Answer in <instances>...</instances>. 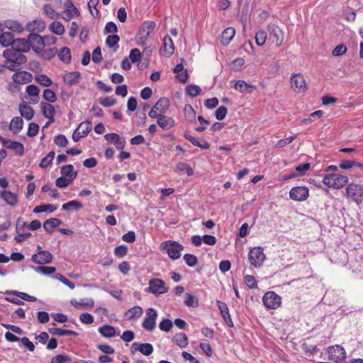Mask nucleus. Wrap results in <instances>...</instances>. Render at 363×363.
Instances as JSON below:
<instances>
[{
    "mask_svg": "<svg viewBox=\"0 0 363 363\" xmlns=\"http://www.w3.org/2000/svg\"><path fill=\"white\" fill-rule=\"evenodd\" d=\"M58 53V50L56 48H50L45 49L43 48L41 52L38 54V56L42 59L46 60H50L52 59Z\"/></svg>",
    "mask_w": 363,
    "mask_h": 363,
    "instance_id": "nucleus-34",
    "label": "nucleus"
},
{
    "mask_svg": "<svg viewBox=\"0 0 363 363\" xmlns=\"http://www.w3.org/2000/svg\"><path fill=\"white\" fill-rule=\"evenodd\" d=\"M55 157V152H50L45 157H43L40 163V167L41 168L48 167L52 162L53 158Z\"/></svg>",
    "mask_w": 363,
    "mask_h": 363,
    "instance_id": "nucleus-51",
    "label": "nucleus"
},
{
    "mask_svg": "<svg viewBox=\"0 0 363 363\" xmlns=\"http://www.w3.org/2000/svg\"><path fill=\"white\" fill-rule=\"evenodd\" d=\"M83 208V205L81 202L77 200H72L67 203H64L62 206V209L65 211H69L72 209L75 211L80 210Z\"/></svg>",
    "mask_w": 363,
    "mask_h": 363,
    "instance_id": "nucleus-38",
    "label": "nucleus"
},
{
    "mask_svg": "<svg viewBox=\"0 0 363 363\" xmlns=\"http://www.w3.org/2000/svg\"><path fill=\"white\" fill-rule=\"evenodd\" d=\"M60 172L62 176L74 180L77 177V172L74 171V167L72 164H67L64 165L61 167Z\"/></svg>",
    "mask_w": 363,
    "mask_h": 363,
    "instance_id": "nucleus-29",
    "label": "nucleus"
},
{
    "mask_svg": "<svg viewBox=\"0 0 363 363\" xmlns=\"http://www.w3.org/2000/svg\"><path fill=\"white\" fill-rule=\"evenodd\" d=\"M52 255L47 250H39L32 255V260L38 264H46L52 262Z\"/></svg>",
    "mask_w": 363,
    "mask_h": 363,
    "instance_id": "nucleus-17",
    "label": "nucleus"
},
{
    "mask_svg": "<svg viewBox=\"0 0 363 363\" xmlns=\"http://www.w3.org/2000/svg\"><path fill=\"white\" fill-rule=\"evenodd\" d=\"M18 111L21 116L13 118L9 126V130L15 135L20 133L23 128V102L18 105Z\"/></svg>",
    "mask_w": 363,
    "mask_h": 363,
    "instance_id": "nucleus-16",
    "label": "nucleus"
},
{
    "mask_svg": "<svg viewBox=\"0 0 363 363\" xmlns=\"http://www.w3.org/2000/svg\"><path fill=\"white\" fill-rule=\"evenodd\" d=\"M0 43L4 47L11 45L10 49L23 48V38H18L14 40L13 35L11 32H3L0 35Z\"/></svg>",
    "mask_w": 363,
    "mask_h": 363,
    "instance_id": "nucleus-9",
    "label": "nucleus"
},
{
    "mask_svg": "<svg viewBox=\"0 0 363 363\" xmlns=\"http://www.w3.org/2000/svg\"><path fill=\"white\" fill-rule=\"evenodd\" d=\"M106 141L113 143L118 150H123L125 146V140L116 133H108L104 136Z\"/></svg>",
    "mask_w": 363,
    "mask_h": 363,
    "instance_id": "nucleus-20",
    "label": "nucleus"
},
{
    "mask_svg": "<svg viewBox=\"0 0 363 363\" xmlns=\"http://www.w3.org/2000/svg\"><path fill=\"white\" fill-rule=\"evenodd\" d=\"M163 43L164 46L162 52L164 53V55H165L166 57L171 56L174 52V43L172 38L169 36L166 35L164 38Z\"/></svg>",
    "mask_w": 363,
    "mask_h": 363,
    "instance_id": "nucleus-30",
    "label": "nucleus"
},
{
    "mask_svg": "<svg viewBox=\"0 0 363 363\" xmlns=\"http://www.w3.org/2000/svg\"><path fill=\"white\" fill-rule=\"evenodd\" d=\"M156 26L154 21H145L136 35V40L138 45H143L153 31Z\"/></svg>",
    "mask_w": 363,
    "mask_h": 363,
    "instance_id": "nucleus-5",
    "label": "nucleus"
},
{
    "mask_svg": "<svg viewBox=\"0 0 363 363\" xmlns=\"http://www.w3.org/2000/svg\"><path fill=\"white\" fill-rule=\"evenodd\" d=\"M26 91L30 98V102L32 104H36L39 101V93L40 89L34 84H30L26 86Z\"/></svg>",
    "mask_w": 363,
    "mask_h": 363,
    "instance_id": "nucleus-24",
    "label": "nucleus"
},
{
    "mask_svg": "<svg viewBox=\"0 0 363 363\" xmlns=\"http://www.w3.org/2000/svg\"><path fill=\"white\" fill-rule=\"evenodd\" d=\"M99 102L104 107H111L116 104V100L112 96H106L104 98H99Z\"/></svg>",
    "mask_w": 363,
    "mask_h": 363,
    "instance_id": "nucleus-53",
    "label": "nucleus"
},
{
    "mask_svg": "<svg viewBox=\"0 0 363 363\" xmlns=\"http://www.w3.org/2000/svg\"><path fill=\"white\" fill-rule=\"evenodd\" d=\"M346 195L354 201L358 203H361L362 201L363 196L362 187L358 184L351 183L348 184L346 188Z\"/></svg>",
    "mask_w": 363,
    "mask_h": 363,
    "instance_id": "nucleus-13",
    "label": "nucleus"
},
{
    "mask_svg": "<svg viewBox=\"0 0 363 363\" xmlns=\"http://www.w3.org/2000/svg\"><path fill=\"white\" fill-rule=\"evenodd\" d=\"M81 78V74L79 72H71L65 74L63 79L65 82L69 86H73L79 83Z\"/></svg>",
    "mask_w": 363,
    "mask_h": 363,
    "instance_id": "nucleus-26",
    "label": "nucleus"
},
{
    "mask_svg": "<svg viewBox=\"0 0 363 363\" xmlns=\"http://www.w3.org/2000/svg\"><path fill=\"white\" fill-rule=\"evenodd\" d=\"M57 210V206L52 205V204H43L35 206L33 212L35 213H44V212H50L52 213L55 211Z\"/></svg>",
    "mask_w": 363,
    "mask_h": 363,
    "instance_id": "nucleus-40",
    "label": "nucleus"
},
{
    "mask_svg": "<svg viewBox=\"0 0 363 363\" xmlns=\"http://www.w3.org/2000/svg\"><path fill=\"white\" fill-rule=\"evenodd\" d=\"M0 140L2 142V144L4 147L11 149L13 150L16 153L19 155H23V144L18 142L11 141L9 140H6L2 137H0Z\"/></svg>",
    "mask_w": 363,
    "mask_h": 363,
    "instance_id": "nucleus-22",
    "label": "nucleus"
},
{
    "mask_svg": "<svg viewBox=\"0 0 363 363\" xmlns=\"http://www.w3.org/2000/svg\"><path fill=\"white\" fill-rule=\"evenodd\" d=\"M248 259L252 265L260 267L266 259L263 248L256 247L251 249L248 253Z\"/></svg>",
    "mask_w": 363,
    "mask_h": 363,
    "instance_id": "nucleus-6",
    "label": "nucleus"
},
{
    "mask_svg": "<svg viewBox=\"0 0 363 363\" xmlns=\"http://www.w3.org/2000/svg\"><path fill=\"white\" fill-rule=\"evenodd\" d=\"M264 306L269 309H277L281 303V298L274 291H267L262 297Z\"/></svg>",
    "mask_w": 363,
    "mask_h": 363,
    "instance_id": "nucleus-8",
    "label": "nucleus"
},
{
    "mask_svg": "<svg viewBox=\"0 0 363 363\" xmlns=\"http://www.w3.org/2000/svg\"><path fill=\"white\" fill-rule=\"evenodd\" d=\"M177 170L180 172H186L188 176H191L194 174V171L191 166L186 162H179L177 164Z\"/></svg>",
    "mask_w": 363,
    "mask_h": 363,
    "instance_id": "nucleus-48",
    "label": "nucleus"
},
{
    "mask_svg": "<svg viewBox=\"0 0 363 363\" xmlns=\"http://www.w3.org/2000/svg\"><path fill=\"white\" fill-rule=\"evenodd\" d=\"M43 13L51 19L58 18L60 14L54 10L50 4H45L43 8Z\"/></svg>",
    "mask_w": 363,
    "mask_h": 363,
    "instance_id": "nucleus-46",
    "label": "nucleus"
},
{
    "mask_svg": "<svg viewBox=\"0 0 363 363\" xmlns=\"http://www.w3.org/2000/svg\"><path fill=\"white\" fill-rule=\"evenodd\" d=\"M35 271L43 275H50L56 272V268L50 266H39L34 268Z\"/></svg>",
    "mask_w": 363,
    "mask_h": 363,
    "instance_id": "nucleus-47",
    "label": "nucleus"
},
{
    "mask_svg": "<svg viewBox=\"0 0 363 363\" xmlns=\"http://www.w3.org/2000/svg\"><path fill=\"white\" fill-rule=\"evenodd\" d=\"M227 112V108L225 106H221L218 107V109L216 111L215 116L217 120L221 121L225 118Z\"/></svg>",
    "mask_w": 363,
    "mask_h": 363,
    "instance_id": "nucleus-62",
    "label": "nucleus"
},
{
    "mask_svg": "<svg viewBox=\"0 0 363 363\" xmlns=\"http://www.w3.org/2000/svg\"><path fill=\"white\" fill-rule=\"evenodd\" d=\"M173 341L181 348H184L188 345V337L185 333H180L173 337Z\"/></svg>",
    "mask_w": 363,
    "mask_h": 363,
    "instance_id": "nucleus-39",
    "label": "nucleus"
},
{
    "mask_svg": "<svg viewBox=\"0 0 363 363\" xmlns=\"http://www.w3.org/2000/svg\"><path fill=\"white\" fill-rule=\"evenodd\" d=\"M231 83H234V88L235 90L240 91L243 94H250L252 93L254 90H255L256 86L247 84L244 80H238V81H231Z\"/></svg>",
    "mask_w": 363,
    "mask_h": 363,
    "instance_id": "nucleus-21",
    "label": "nucleus"
},
{
    "mask_svg": "<svg viewBox=\"0 0 363 363\" xmlns=\"http://www.w3.org/2000/svg\"><path fill=\"white\" fill-rule=\"evenodd\" d=\"M99 333L104 337H113L116 335V330L114 327L105 325L99 328Z\"/></svg>",
    "mask_w": 363,
    "mask_h": 363,
    "instance_id": "nucleus-37",
    "label": "nucleus"
},
{
    "mask_svg": "<svg viewBox=\"0 0 363 363\" xmlns=\"http://www.w3.org/2000/svg\"><path fill=\"white\" fill-rule=\"evenodd\" d=\"M131 352H140L145 356L150 355L153 352V347L150 343H138L134 342L131 345Z\"/></svg>",
    "mask_w": 363,
    "mask_h": 363,
    "instance_id": "nucleus-19",
    "label": "nucleus"
},
{
    "mask_svg": "<svg viewBox=\"0 0 363 363\" xmlns=\"http://www.w3.org/2000/svg\"><path fill=\"white\" fill-rule=\"evenodd\" d=\"M35 81L44 86H50L52 83L51 79L45 74H39L36 76Z\"/></svg>",
    "mask_w": 363,
    "mask_h": 363,
    "instance_id": "nucleus-52",
    "label": "nucleus"
},
{
    "mask_svg": "<svg viewBox=\"0 0 363 363\" xmlns=\"http://www.w3.org/2000/svg\"><path fill=\"white\" fill-rule=\"evenodd\" d=\"M244 65V59L242 57H238L231 62L230 68L234 71H238Z\"/></svg>",
    "mask_w": 363,
    "mask_h": 363,
    "instance_id": "nucleus-63",
    "label": "nucleus"
},
{
    "mask_svg": "<svg viewBox=\"0 0 363 363\" xmlns=\"http://www.w3.org/2000/svg\"><path fill=\"white\" fill-rule=\"evenodd\" d=\"M143 308L139 306H136L128 309L125 313V315L128 320H131L139 318L143 315Z\"/></svg>",
    "mask_w": 363,
    "mask_h": 363,
    "instance_id": "nucleus-28",
    "label": "nucleus"
},
{
    "mask_svg": "<svg viewBox=\"0 0 363 363\" xmlns=\"http://www.w3.org/2000/svg\"><path fill=\"white\" fill-rule=\"evenodd\" d=\"M149 286L147 291L158 296L168 291L169 288L166 286L165 282L161 279H152L149 281Z\"/></svg>",
    "mask_w": 363,
    "mask_h": 363,
    "instance_id": "nucleus-7",
    "label": "nucleus"
},
{
    "mask_svg": "<svg viewBox=\"0 0 363 363\" xmlns=\"http://www.w3.org/2000/svg\"><path fill=\"white\" fill-rule=\"evenodd\" d=\"M78 128L82 133V135L86 137L91 129V124L90 122L82 123L79 125Z\"/></svg>",
    "mask_w": 363,
    "mask_h": 363,
    "instance_id": "nucleus-61",
    "label": "nucleus"
},
{
    "mask_svg": "<svg viewBox=\"0 0 363 363\" xmlns=\"http://www.w3.org/2000/svg\"><path fill=\"white\" fill-rule=\"evenodd\" d=\"M3 56L6 58L4 64L0 65V72L5 68L11 71H17L22 69L23 50L22 47L14 49H6L3 52Z\"/></svg>",
    "mask_w": 363,
    "mask_h": 363,
    "instance_id": "nucleus-1",
    "label": "nucleus"
},
{
    "mask_svg": "<svg viewBox=\"0 0 363 363\" xmlns=\"http://www.w3.org/2000/svg\"><path fill=\"white\" fill-rule=\"evenodd\" d=\"M70 360H71V358L68 355L58 354L52 358L51 363H63V362H68Z\"/></svg>",
    "mask_w": 363,
    "mask_h": 363,
    "instance_id": "nucleus-64",
    "label": "nucleus"
},
{
    "mask_svg": "<svg viewBox=\"0 0 363 363\" xmlns=\"http://www.w3.org/2000/svg\"><path fill=\"white\" fill-rule=\"evenodd\" d=\"M323 182L329 188L340 189L348 183V178L346 176L337 173H328L325 174Z\"/></svg>",
    "mask_w": 363,
    "mask_h": 363,
    "instance_id": "nucleus-3",
    "label": "nucleus"
},
{
    "mask_svg": "<svg viewBox=\"0 0 363 363\" xmlns=\"http://www.w3.org/2000/svg\"><path fill=\"white\" fill-rule=\"evenodd\" d=\"M1 198L8 204L14 206L17 203V196L15 194L9 191H2Z\"/></svg>",
    "mask_w": 363,
    "mask_h": 363,
    "instance_id": "nucleus-36",
    "label": "nucleus"
},
{
    "mask_svg": "<svg viewBox=\"0 0 363 363\" xmlns=\"http://www.w3.org/2000/svg\"><path fill=\"white\" fill-rule=\"evenodd\" d=\"M269 38H273L272 42L275 43L277 47H279L283 42L284 35L282 30L274 24H270L267 27Z\"/></svg>",
    "mask_w": 363,
    "mask_h": 363,
    "instance_id": "nucleus-15",
    "label": "nucleus"
},
{
    "mask_svg": "<svg viewBox=\"0 0 363 363\" xmlns=\"http://www.w3.org/2000/svg\"><path fill=\"white\" fill-rule=\"evenodd\" d=\"M328 359L336 363L342 362L346 358L345 349L339 345L330 346L328 349Z\"/></svg>",
    "mask_w": 363,
    "mask_h": 363,
    "instance_id": "nucleus-11",
    "label": "nucleus"
},
{
    "mask_svg": "<svg viewBox=\"0 0 363 363\" xmlns=\"http://www.w3.org/2000/svg\"><path fill=\"white\" fill-rule=\"evenodd\" d=\"M43 98L49 103H54L57 100L56 94L52 90L50 89H46L44 90Z\"/></svg>",
    "mask_w": 363,
    "mask_h": 363,
    "instance_id": "nucleus-54",
    "label": "nucleus"
},
{
    "mask_svg": "<svg viewBox=\"0 0 363 363\" xmlns=\"http://www.w3.org/2000/svg\"><path fill=\"white\" fill-rule=\"evenodd\" d=\"M235 34V30L232 27H228L225 28L222 34H221V38L220 42L223 45H228L230 41L233 40Z\"/></svg>",
    "mask_w": 363,
    "mask_h": 363,
    "instance_id": "nucleus-27",
    "label": "nucleus"
},
{
    "mask_svg": "<svg viewBox=\"0 0 363 363\" xmlns=\"http://www.w3.org/2000/svg\"><path fill=\"white\" fill-rule=\"evenodd\" d=\"M157 124L163 130H169L174 125V121L170 118L164 116V114H160L158 116Z\"/></svg>",
    "mask_w": 363,
    "mask_h": 363,
    "instance_id": "nucleus-25",
    "label": "nucleus"
},
{
    "mask_svg": "<svg viewBox=\"0 0 363 363\" xmlns=\"http://www.w3.org/2000/svg\"><path fill=\"white\" fill-rule=\"evenodd\" d=\"M3 24L4 28H6L13 32H21L23 30L21 24L16 21H6Z\"/></svg>",
    "mask_w": 363,
    "mask_h": 363,
    "instance_id": "nucleus-42",
    "label": "nucleus"
},
{
    "mask_svg": "<svg viewBox=\"0 0 363 363\" xmlns=\"http://www.w3.org/2000/svg\"><path fill=\"white\" fill-rule=\"evenodd\" d=\"M173 326L172 322L169 319H163L159 324L161 330L169 332Z\"/></svg>",
    "mask_w": 363,
    "mask_h": 363,
    "instance_id": "nucleus-60",
    "label": "nucleus"
},
{
    "mask_svg": "<svg viewBox=\"0 0 363 363\" xmlns=\"http://www.w3.org/2000/svg\"><path fill=\"white\" fill-rule=\"evenodd\" d=\"M184 114L186 118L192 121L195 120L196 112L191 105H186L184 107Z\"/></svg>",
    "mask_w": 363,
    "mask_h": 363,
    "instance_id": "nucleus-58",
    "label": "nucleus"
},
{
    "mask_svg": "<svg viewBox=\"0 0 363 363\" xmlns=\"http://www.w3.org/2000/svg\"><path fill=\"white\" fill-rule=\"evenodd\" d=\"M169 101L165 97L160 98L159 101L154 105V108L160 113V114H164L169 109Z\"/></svg>",
    "mask_w": 363,
    "mask_h": 363,
    "instance_id": "nucleus-35",
    "label": "nucleus"
},
{
    "mask_svg": "<svg viewBox=\"0 0 363 363\" xmlns=\"http://www.w3.org/2000/svg\"><path fill=\"white\" fill-rule=\"evenodd\" d=\"M44 48L43 36L38 33H30L27 39H24V53L32 50L36 55Z\"/></svg>",
    "mask_w": 363,
    "mask_h": 363,
    "instance_id": "nucleus-2",
    "label": "nucleus"
},
{
    "mask_svg": "<svg viewBox=\"0 0 363 363\" xmlns=\"http://www.w3.org/2000/svg\"><path fill=\"white\" fill-rule=\"evenodd\" d=\"M55 278L59 281H60L62 283H63L65 285L67 286L69 289H74V284L72 281H70L69 279L65 278L63 275H62L60 273H57L55 274Z\"/></svg>",
    "mask_w": 363,
    "mask_h": 363,
    "instance_id": "nucleus-59",
    "label": "nucleus"
},
{
    "mask_svg": "<svg viewBox=\"0 0 363 363\" xmlns=\"http://www.w3.org/2000/svg\"><path fill=\"white\" fill-rule=\"evenodd\" d=\"M26 28L27 30L31 33L38 34L45 30V23L43 19L37 18L32 21L28 22L26 23Z\"/></svg>",
    "mask_w": 363,
    "mask_h": 363,
    "instance_id": "nucleus-18",
    "label": "nucleus"
},
{
    "mask_svg": "<svg viewBox=\"0 0 363 363\" xmlns=\"http://www.w3.org/2000/svg\"><path fill=\"white\" fill-rule=\"evenodd\" d=\"M184 137L186 140L191 142L192 145L199 147L202 150H208L210 147V145L206 140H199L198 138L191 136L188 132H184Z\"/></svg>",
    "mask_w": 363,
    "mask_h": 363,
    "instance_id": "nucleus-23",
    "label": "nucleus"
},
{
    "mask_svg": "<svg viewBox=\"0 0 363 363\" xmlns=\"http://www.w3.org/2000/svg\"><path fill=\"white\" fill-rule=\"evenodd\" d=\"M49 29L53 33L61 35L65 33V27L60 21H53L49 26Z\"/></svg>",
    "mask_w": 363,
    "mask_h": 363,
    "instance_id": "nucleus-43",
    "label": "nucleus"
},
{
    "mask_svg": "<svg viewBox=\"0 0 363 363\" xmlns=\"http://www.w3.org/2000/svg\"><path fill=\"white\" fill-rule=\"evenodd\" d=\"M267 33L264 30H259L256 33L255 41L258 46H262L267 40Z\"/></svg>",
    "mask_w": 363,
    "mask_h": 363,
    "instance_id": "nucleus-49",
    "label": "nucleus"
},
{
    "mask_svg": "<svg viewBox=\"0 0 363 363\" xmlns=\"http://www.w3.org/2000/svg\"><path fill=\"white\" fill-rule=\"evenodd\" d=\"M183 258L189 267H194L198 262L197 257L191 254H185Z\"/></svg>",
    "mask_w": 363,
    "mask_h": 363,
    "instance_id": "nucleus-55",
    "label": "nucleus"
},
{
    "mask_svg": "<svg viewBox=\"0 0 363 363\" xmlns=\"http://www.w3.org/2000/svg\"><path fill=\"white\" fill-rule=\"evenodd\" d=\"M61 223L62 220L60 219L52 218L44 222L43 228L46 232L51 233L53 229L58 227Z\"/></svg>",
    "mask_w": 363,
    "mask_h": 363,
    "instance_id": "nucleus-33",
    "label": "nucleus"
},
{
    "mask_svg": "<svg viewBox=\"0 0 363 363\" xmlns=\"http://www.w3.org/2000/svg\"><path fill=\"white\" fill-rule=\"evenodd\" d=\"M141 52L138 48L132 49L129 54V58L133 63H135L140 60Z\"/></svg>",
    "mask_w": 363,
    "mask_h": 363,
    "instance_id": "nucleus-56",
    "label": "nucleus"
},
{
    "mask_svg": "<svg viewBox=\"0 0 363 363\" xmlns=\"http://www.w3.org/2000/svg\"><path fill=\"white\" fill-rule=\"evenodd\" d=\"M120 40V38L118 35H108L106 40V44L108 47L111 48H113V50L116 51L118 48V42Z\"/></svg>",
    "mask_w": 363,
    "mask_h": 363,
    "instance_id": "nucleus-45",
    "label": "nucleus"
},
{
    "mask_svg": "<svg viewBox=\"0 0 363 363\" xmlns=\"http://www.w3.org/2000/svg\"><path fill=\"white\" fill-rule=\"evenodd\" d=\"M201 88L199 86L194 84L189 85L186 88V94L191 97H196L199 96L201 93Z\"/></svg>",
    "mask_w": 363,
    "mask_h": 363,
    "instance_id": "nucleus-50",
    "label": "nucleus"
},
{
    "mask_svg": "<svg viewBox=\"0 0 363 363\" xmlns=\"http://www.w3.org/2000/svg\"><path fill=\"white\" fill-rule=\"evenodd\" d=\"M160 248L165 250L169 257L173 260L180 258L184 246L174 240H167L161 243Z\"/></svg>",
    "mask_w": 363,
    "mask_h": 363,
    "instance_id": "nucleus-4",
    "label": "nucleus"
},
{
    "mask_svg": "<svg viewBox=\"0 0 363 363\" xmlns=\"http://www.w3.org/2000/svg\"><path fill=\"white\" fill-rule=\"evenodd\" d=\"M157 312L155 309L150 308L146 311V316L142 323V326L147 331H152L156 327Z\"/></svg>",
    "mask_w": 363,
    "mask_h": 363,
    "instance_id": "nucleus-12",
    "label": "nucleus"
},
{
    "mask_svg": "<svg viewBox=\"0 0 363 363\" xmlns=\"http://www.w3.org/2000/svg\"><path fill=\"white\" fill-rule=\"evenodd\" d=\"M291 88L297 94H304L308 89L303 76L299 73L291 75Z\"/></svg>",
    "mask_w": 363,
    "mask_h": 363,
    "instance_id": "nucleus-10",
    "label": "nucleus"
},
{
    "mask_svg": "<svg viewBox=\"0 0 363 363\" xmlns=\"http://www.w3.org/2000/svg\"><path fill=\"white\" fill-rule=\"evenodd\" d=\"M60 60L65 63H69L71 61V51L67 47L62 48L57 53Z\"/></svg>",
    "mask_w": 363,
    "mask_h": 363,
    "instance_id": "nucleus-44",
    "label": "nucleus"
},
{
    "mask_svg": "<svg viewBox=\"0 0 363 363\" xmlns=\"http://www.w3.org/2000/svg\"><path fill=\"white\" fill-rule=\"evenodd\" d=\"M50 333L52 335H58V336H65V335H78V333L74 330H65L58 328H52L50 329Z\"/></svg>",
    "mask_w": 363,
    "mask_h": 363,
    "instance_id": "nucleus-41",
    "label": "nucleus"
},
{
    "mask_svg": "<svg viewBox=\"0 0 363 363\" xmlns=\"http://www.w3.org/2000/svg\"><path fill=\"white\" fill-rule=\"evenodd\" d=\"M309 196V190L305 186H295L289 191V197L291 199L297 201H303Z\"/></svg>",
    "mask_w": 363,
    "mask_h": 363,
    "instance_id": "nucleus-14",
    "label": "nucleus"
},
{
    "mask_svg": "<svg viewBox=\"0 0 363 363\" xmlns=\"http://www.w3.org/2000/svg\"><path fill=\"white\" fill-rule=\"evenodd\" d=\"M40 108L45 118H54L55 110L52 105L47 102H41Z\"/></svg>",
    "mask_w": 363,
    "mask_h": 363,
    "instance_id": "nucleus-32",
    "label": "nucleus"
},
{
    "mask_svg": "<svg viewBox=\"0 0 363 363\" xmlns=\"http://www.w3.org/2000/svg\"><path fill=\"white\" fill-rule=\"evenodd\" d=\"M72 182V180H71V179H68V178H67V177H65L64 176H62V177H58L56 179L55 184L59 188H65Z\"/></svg>",
    "mask_w": 363,
    "mask_h": 363,
    "instance_id": "nucleus-57",
    "label": "nucleus"
},
{
    "mask_svg": "<svg viewBox=\"0 0 363 363\" xmlns=\"http://www.w3.org/2000/svg\"><path fill=\"white\" fill-rule=\"evenodd\" d=\"M6 294L7 295V296L5 298L6 301L16 304L22 303V301L20 299H23V292L7 291Z\"/></svg>",
    "mask_w": 363,
    "mask_h": 363,
    "instance_id": "nucleus-31",
    "label": "nucleus"
}]
</instances>
